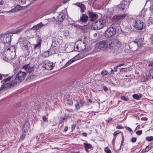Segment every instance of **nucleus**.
<instances>
[{
  "mask_svg": "<svg viewBox=\"0 0 153 153\" xmlns=\"http://www.w3.org/2000/svg\"><path fill=\"white\" fill-rule=\"evenodd\" d=\"M49 51H44L42 54V56L44 57H48L49 55Z\"/></svg>",
  "mask_w": 153,
  "mask_h": 153,
  "instance_id": "obj_30",
  "label": "nucleus"
},
{
  "mask_svg": "<svg viewBox=\"0 0 153 153\" xmlns=\"http://www.w3.org/2000/svg\"><path fill=\"white\" fill-rule=\"evenodd\" d=\"M130 2L129 1L123 0L117 6L116 10L118 9V11H121L128 9L129 5Z\"/></svg>",
  "mask_w": 153,
  "mask_h": 153,
  "instance_id": "obj_5",
  "label": "nucleus"
},
{
  "mask_svg": "<svg viewBox=\"0 0 153 153\" xmlns=\"http://www.w3.org/2000/svg\"><path fill=\"white\" fill-rule=\"evenodd\" d=\"M121 98L122 100L126 101H127L128 100V99L124 96H121Z\"/></svg>",
  "mask_w": 153,
  "mask_h": 153,
  "instance_id": "obj_41",
  "label": "nucleus"
},
{
  "mask_svg": "<svg viewBox=\"0 0 153 153\" xmlns=\"http://www.w3.org/2000/svg\"><path fill=\"white\" fill-rule=\"evenodd\" d=\"M63 35L65 36H68L69 34V31L67 30H65L64 31Z\"/></svg>",
  "mask_w": 153,
  "mask_h": 153,
  "instance_id": "obj_36",
  "label": "nucleus"
},
{
  "mask_svg": "<svg viewBox=\"0 0 153 153\" xmlns=\"http://www.w3.org/2000/svg\"><path fill=\"white\" fill-rule=\"evenodd\" d=\"M14 8L16 12L22 10L23 8V7L19 5H17Z\"/></svg>",
  "mask_w": 153,
  "mask_h": 153,
  "instance_id": "obj_29",
  "label": "nucleus"
},
{
  "mask_svg": "<svg viewBox=\"0 0 153 153\" xmlns=\"http://www.w3.org/2000/svg\"><path fill=\"white\" fill-rule=\"evenodd\" d=\"M111 0H106L105 3V6H106L109 3V2Z\"/></svg>",
  "mask_w": 153,
  "mask_h": 153,
  "instance_id": "obj_56",
  "label": "nucleus"
},
{
  "mask_svg": "<svg viewBox=\"0 0 153 153\" xmlns=\"http://www.w3.org/2000/svg\"><path fill=\"white\" fill-rule=\"evenodd\" d=\"M88 16L85 14H83L82 17L80 19L81 21L83 22H86L88 20Z\"/></svg>",
  "mask_w": 153,
  "mask_h": 153,
  "instance_id": "obj_23",
  "label": "nucleus"
},
{
  "mask_svg": "<svg viewBox=\"0 0 153 153\" xmlns=\"http://www.w3.org/2000/svg\"><path fill=\"white\" fill-rule=\"evenodd\" d=\"M148 80V77H145L142 79V81L143 82H145Z\"/></svg>",
  "mask_w": 153,
  "mask_h": 153,
  "instance_id": "obj_47",
  "label": "nucleus"
},
{
  "mask_svg": "<svg viewBox=\"0 0 153 153\" xmlns=\"http://www.w3.org/2000/svg\"><path fill=\"white\" fill-rule=\"evenodd\" d=\"M10 58L9 56H8L7 55L6 56H5V59H9Z\"/></svg>",
  "mask_w": 153,
  "mask_h": 153,
  "instance_id": "obj_63",
  "label": "nucleus"
},
{
  "mask_svg": "<svg viewBox=\"0 0 153 153\" xmlns=\"http://www.w3.org/2000/svg\"><path fill=\"white\" fill-rule=\"evenodd\" d=\"M42 67L47 70H51L53 69L54 66L53 64L48 60H45L42 63Z\"/></svg>",
  "mask_w": 153,
  "mask_h": 153,
  "instance_id": "obj_9",
  "label": "nucleus"
},
{
  "mask_svg": "<svg viewBox=\"0 0 153 153\" xmlns=\"http://www.w3.org/2000/svg\"><path fill=\"white\" fill-rule=\"evenodd\" d=\"M99 22H97V25H101L100 27H99V29H101L103 26V25L105 24L106 23V20L105 19H101L98 20Z\"/></svg>",
  "mask_w": 153,
  "mask_h": 153,
  "instance_id": "obj_16",
  "label": "nucleus"
},
{
  "mask_svg": "<svg viewBox=\"0 0 153 153\" xmlns=\"http://www.w3.org/2000/svg\"><path fill=\"white\" fill-rule=\"evenodd\" d=\"M124 65V63H123V64H120V65H117V66L116 67V68H118V67H120V66H123V65Z\"/></svg>",
  "mask_w": 153,
  "mask_h": 153,
  "instance_id": "obj_60",
  "label": "nucleus"
},
{
  "mask_svg": "<svg viewBox=\"0 0 153 153\" xmlns=\"http://www.w3.org/2000/svg\"><path fill=\"white\" fill-rule=\"evenodd\" d=\"M29 127V123L26 122L24 124L22 128V136L20 137L19 140H22L25 138L27 132V128Z\"/></svg>",
  "mask_w": 153,
  "mask_h": 153,
  "instance_id": "obj_8",
  "label": "nucleus"
},
{
  "mask_svg": "<svg viewBox=\"0 0 153 153\" xmlns=\"http://www.w3.org/2000/svg\"><path fill=\"white\" fill-rule=\"evenodd\" d=\"M152 146L149 145L146 147V148L142 150L141 152V153H144L145 152H147L152 149Z\"/></svg>",
  "mask_w": 153,
  "mask_h": 153,
  "instance_id": "obj_22",
  "label": "nucleus"
},
{
  "mask_svg": "<svg viewBox=\"0 0 153 153\" xmlns=\"http://www.w3.org/2000/svg\"><path fill=\"white\" fill-rule=\"evenodd\" d=\"M137 44L138 46L139 45L141 46V44H140V42L139 41L137 42Z\"/></svg>",
  "mask_w": 153,
  "mask_h": 153,
  "instance_id": "obj_61",
  "label": "nucleus"
},
{
  "mask_svg": "<svg viewBox=\"0 0 153 153\" xmlns=\"http://www.w3.org/2000/svg\"><path fill=\"white\" fill-rule=\"evenodd\" d=\"M116 128L117 129H120L123 128V127L121 125L117 126Z\"/></svg>",
  "mask_w": 153,
  "mask_h": 153,
  "instance_id": "obj_51",
  "label": "nucleus"
},
{
  "mask_svg": "<svg viewBox=\"0 0 153 153\" xmlns=\"http://www.w3.org/2000/svg\"><path fill=\"white\" fill-rule=\"evenodd\" d=\"M127 15L125 13L115 15V22L124 19Z\"/></svg>",
  "mask_w": 153,
  "mask_h": 153,
  "instance_id": "obj_15",
  "label": "nucleus"
},
{
  "mask_svg": "<svg viewBox=\"0 0 153 153\" xmlns=\"http://www.w3.org/2000/svg\"><path fill=\"white\" fill-rule=\"evenodd\" d=\"M68 115L65 114L63 117H61L59 121V123H64V122L66 121L68 118Z\"/></svg>",
  "mask_w": 153,
  "mask_h": 153,
  "instance_id": "obj_19",
  "label": "nucleus"
},
{
  "mask_svg": "<svg viewBox=\"0 0 153 153\" xmlns=\"http://www.w3.org/2000/svg\"><path fill=\"white\" fill-rule=\"evenodd\" d=\"M68 127L67 126H65V127L64 129V131H66L68 130Z\"/></svg>",
  "mask_w": 153,
  "mask_h": 153,
  "instance_id": "obj_59",
  "label": "nucleus"
},
{
  "mask_svg": "<svg viewBox=\"0 0 153 153\" xmlns=\"http://www.w3.org/2000/svg\"><path fill=\"white\" fill-rule=\"evenodd\" d=\"M107 73L108 72L107 71L105 70H104L102 71V72L101 73V74L102 75L104 76L107 74Z\"/></svg>",
  "mask_w": 153,
  "mask_h": 153,
  "instance_id": "obj_37",
  "label": "nucleus"
},
{
  "mask_svg": "<svg viewBox=\"0 0 153 153\" xmlns=\"http://www.w3.org/2000/svg\"><path fill=\"white\" fill-rule=\"evenodd\" d=\"M147 25L148 26L153 25V18L152 17L149 18Z\"/></svg>",
  "mask_w": 153,
  "mask_h": 153,
  "instance_id": "obj_27",
  "label": "nucleus"
},
{
  "mask_svg": "<svg viewBox=\"0 0 153 153\" xmlns=\"http://www.w3.org/2000/svg\"><path fill=\"white\" fill-rule=\"evenodd\" d=\"M82 105V104L81 103L79 104L77 103L76 105H75V106L76 109H79V107L80 106Z\"/></svg>",
  "mask_w": 153,
  "mask_h": 153,
  "instance_id": "obj_42",
  "label": "nucleus"
},
{
  "mask_svg": "<svg viewBox=\"0 0 153 153\" xmlns=\"http://www.w3.org/2000/svg\"><path fill=\"white\" fill-rule=\"evenodd\" d=\"M24 68L26 71L29 73H31L33 70V68L32 66H30V65L28 64L24 66L22 69Z\"/></svg>",
  "mask_w": 153,
  "mask_h": 153,
  "instance_id": "obj_18",
  "label": "nucleus"
},
{
  "mask_svg": "<svg viewBox=\"0 0 153 153\" xmlns=\"http://www.w3.org/2000/svg\"><path fill=\"white\" fill-rule=\"evenodd\" d=\"M88 12L90 21H93L98 18V16L95 13L90 11H88Z\"/></svg>",
  "mask_w": 153,
  "mask_h": 153,
  "instance_id": "obj_13",
  "label": "nucleus"
},
{
  "mask_svg": "<svg viewBox=\"0 0 153 153\" xmlns=\"http://www.w3.org/2000/svg\"><path fill=\"white\" fill-rule=\"evenodd\" d=\"M72 25L76 27V29H84L83 26H81L75 23L73 24Z\"/></svg>",
  "mask_w": 153,
  "mask_h": 153,
  "instance_id": "obj_32",
  "label": "nucleus"
},
{
  "mask_svg": "<svg viewBox=\"0 0 153 153\" xmlns=\"http://www.w3.org/2000/svg\"><path fill=\"white\" fill-rule=\"evenodd\" d=\"M43 25L42 24V22H40L39 23L34 25L32 27L31 29H39L42 27V26H43Z\"/></svg>",
  "mask_w": 153,
  "mask_h": 153,
  "instance_id": "obj_24",
  "label": "nucleus"
},
{
  "mask_svg": "<svg viewBox=\"0 0 153 153\" xmlns=\"http://www.w3.org/2000/svg\"><path fill=\"white\" fill-rule=\"evenodd\" d=\"M126 128L130 132H131L132 131L131 129L128 127H126Z\"/></svg>",
  "mask_w": 153,
  "mask_h": 153,
  "instance_id": "obj_48",
  "label": "nucleus"
},
{
  "mask_svg": "<svg viewBox=\"0 0 153 153\" xmlns=\"http://www.w3.org/2000/svg\"><path fill=\"white\" fill-rule=\"evenodd\" d=\"M109 45L111 47H114V41L110 40L109 42Z\"/></svg>",
  "mask_w": 153,
  "mask_h": 153,
  "instance_id": "obj_34",
  "label": "nucleus"
},
{
  "mask_svg": "<svg viewBox=\"0 0 153 153\" xmlns=\"http://www.w3.org/2000/svg\"><path fill=\"white\" fill-rule=\"evenodd\" d=\"M134 26L136 29H144L146 27V24L142 20L138 19L135 23Z\"/></svg>",
  "mask_w": 153,
  "mask_h": 153,
  "instance_id": "obj_11",
  "label": "nucleus"
},
{
  "mask_svg": "<svg viewBox=\"0 0 153 153\" xmlns=\"http://www.w3.org/2000/svg\"><path fill=\"white\" fill-rule=\"evenodd\" d=\"M137 139L136 137H132L131 139V141L132 143H135L136 142Z\"/></svg>",
  "mask_w": 153,
  "mask_h": 153,
  "instance_id": "obj_44",
  "label": "nucleus"
},
{
  "mask_svg": "<svg viewBox=\"0 0 153 153\" xmlns=\"http://www.w3.org/2000/svg\"><path fill=\"white\" fill-rule=\"evenodd\" d=\"M36 43L34 45V49H36V48H40L41 45L42 39L39 36H36Z\"/></svg>",
  "mask_w": 153,
  "mask_h": 153,
  "instance_id": "obj_12",
  "label": "nucleus"
},
{
  "mask_svg": "<svg viewBox=\"0 0 153 153\" xmlns=\"http://www.w3.org/2000/svg\"><path fill=\"white\" fill-rule=\"evenodd\" d=\"M120 69V72H125L126 71V70H125V69L122 68L121 69Z\"/></svg>",
  "mask_w": 153,
  "mask_h": 153,
  "instance_id": "obj_57",
  "label": "nucleus"
},
{
  "mask_svg": "<svg viewBox=\"0 0 153 153\" xmlns=\"http://www.w3.org/2000/svg\"><path fill=\"white\" fill-rule=\"evenodd\" d=\"M13 31H11L9 33L11 34H18L21 31V29H17L16 30H15V29H13Z\"/></svg>",
  "mask_w": 153,
  "mask_h": 153,
  "instance_id": "obj_31",
  "label": "nucleus"
},
{
  "mask_svg": "<svg viewBox=\"0 0 153 153\" xmlns=\"http://www.w3.org/2000/svg\"><path fill=\"white\" fill-rule=\"evenodd\" d=\"M20 1L24 3H25L27 1H30L31 0H19Z\"/></svg>",
  "mask_w": 153,
  "mask_h": 153,
  "instance_id": "obj_58",
  "label": "nucleus"
},
{
  "mask_svg": "<svg viewBox=\"0 0 153 153\" xmlns=\"http://www.w3.org/2000/svg\"><path fill=\"white\" fill-rule=\"evenodd\" d=\"M84 147L85 148L86 151L88 152V150L89 149H90L92 148V147L90 144L89 143H84Z\"/></svg>",
  "mask_w": 153,
  "mask_h": 153,
  "instance_id": "obj_26",
  "label": "nucleus"
},
{
  "mask_svg": "<svg viewBox=\"0 0 153 153\" xmlns=\"http://www.w3.org/2000/svg\"><path fill=\"white\" fill-rule=\"evenodd\" d=\"M68 104L71 105L73 104L72 101L71 100H69L68 101Z\"/></svg>",
  "mask_w": 153,
  "mask_h": 153,
  "instance_id": "obj_55",
  "label": "nucleus"
},
{
  "mask_svg": "<svg viewBox=\"0 0 153 153\" xmlns=\"http://www.w3.org/2000/svg\"><path fill=\"white\" fill-rule=\"evenodd\" d=\"M15 79V81H16V85L18 83L21 82L23 81L26 76V73L25 72H23L22 71H19L16 74V76H12Z\"/></svg>",
  "mask_w": 153,
  "mask_h": 153,
  "instance_id": "obj_4",
  "label": "nucleus"
},
{
  "mask_svg": "<svg viewBox=\"0 0 153 153\" xmlns=\"http://www.w3.org/2000/svg\"><path fill=\"white\" fill-rule=\"evenodd\" d=\"M149 8L152 13H153V4L151 5Z\"/></svg>",
  "mask_w": 153,
  "mask_h": 153,
  "instance_id": "obj_45",
  "label": "nucleus"
},
{
  "mask_svg": "<svg viewBox=\"0 0 153 153\" xmlns=\"http://www.w3.org/2000/svg\"><path fill=\"white\" fill-rule=\"evenodd\" d=\"M148 66L149 67H153V61L150 62L148 64Z\"/></svg>",
  "mask_w": 153,
  "mask_h": 153,
  "instance_id": "obj_54",
  "label": "nucleus"
},
{
  "mask_svg": "<svg viewBox=\"0 0 153 153\" xmlns=\"http://www.w3.org/2000/svg\"><path fill=\"white\" fill-rule=\"evenodd\" d=\"M69 1V0H64L63 1V2L64 3H65L68 2Z\"/></svg>",
  "mask_w": 153,
  "mask_h": 153,
  "instance_id": "obj_64",
  "label": "nucleus"
},
{
  "mask_svg": "<svg viewBox=\"0 0 153 153\" xmlns=\"http://www.w3.org/2000/svg\"><path fill=\"white\" fill-rule=\"evenodd\" d=\"M60 49V48H59L58 47L53 46L52 47L50 51L52 54H53L58 52V50Z\"/></svg>",
  "mask_w": 153,
  "mask_h": 153,
  "instance_id": "obj_20",
  "label": "nucleus"
},
{
  "mask_svg": "<svg viewBox=\"0 0 153 153\" xmlns=\"http://www.w3.org/2000/svg\"><path fill=\"white\" fill-rule=\"evenodd\" d=\"M86 45V42L85 40L82 39L78 40L75 43L74 50L77 51L84 50L87 52L89 50V49L87 48Z\"/></svg>",
  "mask_w": 153,
  "mask_h": 153,
  "instance_id": "obj_2",
  "label": "nucleus"
},
{
  "mask_svg": "<svg viewBox=\"0 0 153 153\" xmlns=\"http://www.w3.org/2000/svg\"><path fill=\"white\" fill-rule=\"evenodd\" d=\"M15 78L13 76H10L1 81L2 85L0 88V91L4 89H7L12 86L16 85V81H15Z\"/></svg>",
  "mask_w": 153,
  "mask_h": 153,
  "instance_id": "obj_1",
  "label": "nucleus"
},
{
  "mask_svg": "<svg viewBox=\"0 0 153 153\" xmlns=\"http://www.w3.org/2000/svg\"><path fill=\"white\" fill-rule=\"evenodd\" d=\"M80 7L81 8V12H84L85 11V7L84 4H82V5H81Z\"/></svg>",
  "mask_w": 153,
  "mask_h": 153,
  "instance_id": "obj_35",
  "label": "nucleus"
},
{
  "mask_svg": "<svg viewBox=\"0 0 153 153\" xmlns=\"http://www.w3.org/2000/svg\"><path fill=\"white\" fill-rule=\"evenodd\" d=\"M141 120L147 121L148 120V119L146 117H143L141 118Z\"/></svg>",
  "mask_w": 153,
  "mask_h": 153,
  "instance_id": "obj_52",
  "label": "nucleus"
},
{
  "mask_svg": "<svg viewBox=\"0 0 153 153\" xmlns=\"http://www.w3.org/2000/svg\"><path fill=\"white\" fill-rule=\"evenodd\" d=\"M87 135V134L86 133H82V135L84 137H86Z\"/></svg>",
  "mask_w": 153,
  "mask_h": 153,
  "instance_id": "obj_62",
  "label": "nucleus"
},
{
  "mask_svg": "<svg viewBox=\"0 0 153 153\" xmlns=\"http://www.w3.org/2000/svg\"><path fill=\"white\" fill-rule=\"evenodd\" d=\"M142 96L143 95L141 94H139V95L137 94H134L132 96L133 98L136 100H139Z\"/></svg>",
  "mask_w": 153,
  "mask_h": 153,
  "instance_id": "obj_25",
  "label": "nucleus"
},
{
  "mask_svg": "<svg viewBox=\"0 0 153 153\" xmlns=\"http://www.w3.org/2000/svg\"><path fill=\"white\" fill-rule=\"evenodd\" d=\"M95 1H94V0H88V3L89 4L91 5Z\"/></svg>",
  "mask_w": 153,
  "mask_h": 153,
  "instance_id": "obj_40",
  "label": "nucleus"
},
{
  "mask_svg": "<svg viewBox=\"0 0 153 153\" xmlns=\"http://www.w3.org/2000/svg\"><path fill=\"white\" fill-rule=\"evenodd\" d=\"M9 51V52L11 51V52H13L15 54L16 51V49L13 46H10V47L8 48H6L5 49V51Z\"/></svg>",
  "mask_w": 153,
  "mask_h": 153,
  "instance_id": "obj_21",
  "label": "nucleus"
},
{
  "mask_svg": "<svg viewBox=\"0 0 153 153\" xmlns=\"http://www.w3.org/2000/svg\"><path fill=\"white\" fill-rule=\"evenodd\" d=\"M82 3H81L80 2H77V3H76L75 4L76 5H77V6H78V7H80V6H81V5H82Z\"/></svg>",
  "mask_w": 153,
  "mask_h": 153,
  "instance_id": "obj_49",
  "label": "nucleus"
},
{
  "mask_svg": "<svg viewBox=\"0 0 153 153\" xmlns=\"http://www.w3.org/2000/svg\"><path fill=\"white\" fill-rule=\"evenodd\" d=\"M0 39L3 44L9 45L11 41V37L8 34H2L0 36Z\"/></svg>",
  "mask_w": 153,
  "mask_h": 153,
  "instance_id": "obj_6",
  "label": "nucleus"
},
{
  "mask_svg": "<svg viewBox=\"0 0 153 153\" xmlns=\"http://www.w3.org/2000/svg\"><path fill=\"white\" fill-rule=\"evenodd\" d=\"M96 46L99 48L105 49L108 46V40H102L96 44Z\"/></svg>",
  "mask_w": 153,
  "mask_h": 153,
  "instance_id": "obj_10",
  "label": "nucleus"
},
{
  "mask_svg": "<svg viewBox=\"0 0 153 153\" xmlns=\"http://www.w3.org/2000/svg\"><path fill=\"white\" fill-rule=\"evenodd\" d=\"M105 151L107 153H111V151L108 147H106L105 149Z\"/></svg>",
  "mask_w": 153,
  "mask_h": 153,
  "instance_id": "obj_38",
  "label": "nucleus"
},
{
  "mask_svg": "<svg viewBox=\"0 0 153 153\" xmlns=\"http://www.w3.org/2000/svg\"><path fill=\"white\" fill-rule=\"evenodd\" d=\"M42 118L44 122H48L47 118L45 116H43Z\"/></svg>",
  "mask_w": 153,
  "mask_h": 153,
  "instance_id": "obj_50",
  "label": "nucleus"
},
{
  "mask_svg": "<svg viewBox=\"0 0 153 153\" xmlns=\"http://www.w3.org/2000/svg\"><path fill=\"white\" fill-rule=\"evenodd\" d=\"M146 140L148 141H151L153 140V137H147L146 138Z\"/></svg>",
  "mask_w": 153,
  "mask_h": 153,
  "instance_id": "obj_33",
  "label": "nucleus"
},
{
  "mask_svg": "<svg viewBox=\"0 0 153 153\" xmlns=\"http://www.w3.org/2000/svg\"><path fill=\"white\" fill-rule=\"evenodd\" d=\"M76 124H73L71 125V128L72 131H73L75 128Z\"/></svg>",
  "mask_w": 153,
  "mask_h": 153,
  "instance_id": "obj_46",
  "label": "nucleus"
},
{
  "mask_svg": "<svg viewBox=\"0 0 153 153\" xmlns=\"http://www.w3.org/2000/svg\"><path fill=\"white\" fill-rule=\"evenodd\" d=\"M105 33V36L107 38L111 37L114 35L113 31L110 29H107Z\"/></svg>",
  "mask_w": 153,
  "mask_h": 153,
  "instance_id": "obj_17",
  "label": "nucleus"
},
{
  "mask_svg": "<svg viewBox=\"0 0 153 153\" xmlns=\"http://www.w3.org/2000/svg\"><path fill=\"white\" fill-rule=\"evenodd\" d=\"M150 41L153 44V35H152L150 38Z\"/></svg>",
  "mask_w": 153,
  "mask_h": 153,
  "instance_id": "obj_53",
  "label": "nucleus"
},
{
  "mask_svg": "<svg viewBox=\"0 0 153 153\" xmlns=\"http://www.w3.org/2000/svg\"><path fill=\"white\" fill-rule=\"evenodd\" d=\"M16 12V10H15L14 8H13V9L10 10L9 11H6V12L7 13L15 12Z\"/></svg>",
  "mask_w": 153,
  "mask_h": 153,
  "instance_id": "obj_43",
  "label": "nucleus"
},
{
  "mask_svg": "<svg viewBox=\"0 0 153 153\" xmlns=\"http://www.w3.org/2000/svg\"><path fill=\"white\" fill-rule=\"evenodd\" d=\"M87 55V53H86L83 52H82L79 53V54H78L75 56L73 58L71 59L63 67V68H65L68 66L70 64L73 62L74 61L78 60V59H82L86 56Z\"/></svg>",
  "mask_w": 153,
  "mask_h": 153,
  "instance_id": "obj_3",
  "label": "nucleus"
},
{
  "mask_svg": "<svg viewBox=\"0 0 153 153\" xmlns=\"http://www.w3.org/2000/svg\"><path fill=\"white\" fill-rule=\"evenodd\" d=\"M142 133V131L141 130L137 131L136 132V134L138 135H140Z\"/></svg>",
  "mask_w": 153,
  "mask_h": 153,
  "instance_id": "obj_39",
  "label": "nucleus"
},
{
  "mask_svg": "<svg viewBox=\"0 0 153 153\" xmlns=\"http://www.w3.org/2000/svg\"><path fill=\"white\" fill-rule=\"evenodd\" d=\"M23 48L24 50H28L30 46V43L26 39L22 40Z\"/></svg>",
  "mask_w": 153,
  "mask_h": 153,
  "instance_id": "obj_14",
  "label": "nucleus"
},
{
  "mask_svg": "<svg viewBox=\"0 0 153 153\" xmlns=\"http://www.w3.org/2000/svg\"><path fill=\"white\" fill-rule=\"evenodd\" d=\"M116 43H115V50L119 49L121 47V45L120 42L118 40L116 41Z\"/></svg>",
  "mask_w": 153,
  "mask_h": 153,
  "instance_id": "obj_28",
  "label": "nucleus"
},
{
  "mask_svg": "<svg viewBox=\"0 0 153 153\" xmlns=\"http://www.w3.org/2000/svg\"><path fill=\"white\" fill-rule=\"evenodd\" d=\"M54 15L53 18L58 23L62 22L65 18L64 14L62 13L55 12L54 13Z\"/></svg>",
  "mask_w": 153,
  "mask_h": 153,
  "instance_id": "obj_7",
  "label": "nucleus"
}]
</instances>
